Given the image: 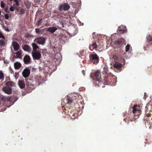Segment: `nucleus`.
Segmentation results:
<instances>
[{"instance_id":"nucleus-1","label":"nucleus","mask_w":152,"mask_h":152,"mask_svg":"<svg viewBox=\"0 0 152 152\" xmlns=\"http://www.w3.org/2000/svg\"><path fill=\"white\" fill-rule=\"evenodd\" d=\"M90 60L94 64H96L99 62V58L95 53H93L90 55Z\"/></svg>"},{"instance_id":"nucleus-2","label":"nucleus","mask_w":152,"mask_h":152,"mask_svg":"<svg viewBox=\"0 0 152 152\" xmlns=\"http://www.w3.org/2000/svg\"><path fill=\"white\" fill-rule=\"evenodd\" d=\"M70 6L68 4L64 3L59 6V9L60 11H66L68 10Z\"/></svg>"},{"instance_id":"nucleus-3","label":"nucleus","mask_w":152,"mask_h":152,"mask_svg":"<svg viewBox=\"0 0 152 152\" xmlns=\"http://www.w3.org/2000/svg\"><path fill=\"white\" fill-rule=\"evenodd\" d=\"M30 73V71L28 68L24 69L22 72V75L25 78L28 77Z\"/></svg>"},{"instance_id":"nucleus-4","label":"nucleus","mask_w":152,"mask_h":152,"mask_svg":"<svg viewBox=\"0 0 152 152\" xmlns=\"http://www.w3.org/2000/svg\"><path fill=\"white\" fill-rule=\"evenodd\" d=\"M34 41L38 44L42 45L45 43V39L43 37H38L34 39Z\"/></svg>"},{"instance_id":"nucleus-5","label":"nucleus","mask_w":152,"mask_h":152,"mask_svg":"<svg viewBox=\"0 0 152 152\" xmlns=\"http://www.w3.org/2000/svg\"><path fill=\"white\" fill-rule=\"evenodd\" d=\"M57 29L58 28L54 26H50L45 28L46 31L51 33H54Z\"/></svg>"},{"instance_id":"nucleus-6","label":"nucleus","mask_w":152,"mask_h":152,"mask_svg":"<svg viewBox=\"0 0 152 152\" xmlns=\"http://www.w3.org/2000/svg\"><path fill=\"white\" fill-rule=\"evenodd\" d=\"M12 46L14 50L16 51L18 50L20 48L18 43L16 41H13L12 42Z\"/></svg>"},{"instance_id":"nucleus-7","label":"nucleus","mask_w":152,"mask_h":152,"mask_svg":"<svg viewBox=\"0 0 152 152\" xmlns=\"http://www.w3.org/2000/svg\"><path fill=\"white\" fill-rule=\"evenodd\" d=\"M33 58L35 59L39 60L41 57V54L40 53L35 51L34 53H32Z\"/></svg>"},{"instance_id":"nucleus-8","label":"nucleus","mask_w":152,"mask_h":152,"mask_svg":"<svg viewBox=\"0 0 152 152\" xmlns=\"http://www.w3.org/2000/svg\"><path fill=\"white\" fill-rule=\"evenodd\" d=\"M2 90L4 92L8 94H11L12 92L11 88L10 87H4L3 88Z\"/></svg>"},{"instance_id":"nucleus-9","label":"nucleus","mask_w":152,"mask_h":152,"mask_svg":"<svg viewBox=\"0 0 152 152\" xmlns=\"http://www.w3.org/2000/svg\"><path fill=\"white\" fill-rule=\"evenodd\" d=\"M18 85L20 88H24L25 86V84L24 80H19L18 82Z\"/></svg>"},{"instance_id":"nucleus-10","label":"nucleus","mask_w":152,"mask_h":152,"mask_svg":"<svg viewBox=\"0 0 152 152\" xmlns=\"http://www.w3.org/2000/svg\"><path fill=\"white\" fill-rule=\"evenodd\" d=\"M30 60V58L27 55H26L23 58V61L25 64L29 63Z\"/></svg>"},{"instance_id":"nucleus-11","label":"nucleus","mask_w":152,"mask_h":152,"mask_svg":"<svg viewBox=\"0 0 152 152\" xmlns=\"http://www.w3.org/2000/svg\"><path fill=\"white\" fill-rule=\"evenodd\" d=\"M23 50L27 52H30L31 50V48L30 46L27 45H24L22 46Z\"/></svg>"},{"instance_id":"nucleus-12","label":"nucleus","mask_w":152,"mask_h":152,"mask_svg":"<svg viewBox=\"0 0 152 152\" xmlns=\"http://www.w3.org/2000/svg\"><path fill=\"white\" fill-rule=\"evenodd\" d=\"M14 66L15 69H19L21 66V64L19 62H16L14 63Z\"/></svg>"},{"instance_id":"nucleus-13","label":"nucleus","mask_w":152,"mask_h":152,"mask_svg":"<svg viewBox=\"0 0 152 152\" xmlns=\"http://www.w3.org/2000/svg\"><path fill=\"white\" fill-rule=\"evenodd\" d=\"M45 31V28L40 29L39 28H36L35 29L36 33L37 34H42Z\"/></svg>"},{"instance_id":"nucleus-14","label":"nucleus","mask_w":152,"mask_h":152,"mask_svg":"<svg viewBox=\"0 0 152 152\" xmlns=\"http://www.w3.org/2000/svg\"><path fill=\"white\" fill-rule=\"evenodd\" d=\"M95 76L97 80H99L101 77V75L100 73V71L99 70H97L95 73Z\"/></svg>"},{"instance_id":"nucleus-15","label":"nucleus","mask_w":152,"mask_h":152,"mask_svg":"<svg viewBox=\"0 0 152 152\" xmlns=\"http://www.w3.org/2000/svg\"><path fill=\"white\" fill-rule=\"evenodd\" d=\"M15 57L17 58H22V53L19 51L16 53Z\"/></svg>"},{"instance_id":"nucleus-16","label":"nucleus","mask_w":152,"mask_h":152,"mask_svg":"<svg viewBox=\"0 0 152 152\" xmlns=\"http://www.w3.org/2000/svg\"><path fill=\"white\" fill-rule=\"evenodd\" d=\"M121 66V64L118 62H116L113 64V66L115 68H120Z\"/></svg>"},{"instance_id":"nucleus-17","label":"nucleus","mask_w":152,"mask_h":152,"mask_svg":"<svg viewBox=\"0 0 152 152\" xmlns=\"http://www.w3.org/2000/svg\"><path fill=\"white\" fill-rule=\"evenodd\" d=\"M33 50L36 51L37 49H39V47L35 43H33L32 44Z\"/></svg>"},{"instance_id":"nucleus-18","label":"nucleus","mask_w":152,"mask_h":152,"mask_svg":"<svg viewBox=\"0 0 152 152\" xmlns=\"http://www.w3.org/2000/svg\"><path fill=\"white\" fill-rule=\"evenodd\" d=\"M6 85L8 87H12L14 86V83L11 81H8L6 83Z\"/></svg>"},{"instance_id":"nucleus-19","label":"nucleus","mask_w":152,"mask_h":152,"mask_svg":"<svg viewBox=\"0 0 152 152\" xmlns=\"http://www.w3.org/2000/svg\"><path fill=\"white\" fill-rule=\"evenodd\" d=\"M93 47L94 48H97V45L96 43L94 41L93 42L92 44L91 45L90 47V49L91 47Z\"/></svg>"},{"instance_id":"nucleus-20","label":"nucleus","mask_w":152,"mask_h":152,"mask_svg":"<svg viewBox=\"0 0 152 152\" xmlns=\"http://www.w3.org/2000/svg\"><path fill=\"white\" fill-rule=\"evenodd\" d=\"M4 78V74L2 72L0 71V80H1V81L3 80Z\"/></svg>"},{"instance_id":"nucleus-21","label":"nucleus","mask_w":152,"mask_h":152,"mask_svg":"<svg viewBox=\"0 0 152 152\" xmlns=\"http://www.w3.org/2000/svg\"><path fill=\"white\" fill-rule=\"evenodd\" d=\"M120 33L123 34L126 31V29L125 27V28L124 29H120L119 28H118L117 30Z\"/></svg>"},{"instance_id":"nucleus-22","label":"nucleus","mask_w":152,"mask_h":152,"mask_svg":"<svg viewBox=\"0 0 152 152\" xmlns=\"http://www.w3.org/2000/svg\"><path fill=\"white\" fill-rule=\"evenodd\" d=\"M54 57L55 59H56L57 60H58L61 57V55L60 54L58 53L56 54Z\"/></svg>"},{"instance_id":"nucleus-23","label":"nucleus","mask_w":152,"mask_h":152,"mask_svg":"<svg viewBox=\"0 0 152 152\" xmlns=\"http://www.w3.org/2000/svg\"><path fill=\"white\" fill-rule=\"evenodd\" d=\"M4 39H3L0 40V45L3 46L5 44Z\"/></svg>"},{"instance_id":"nucleus-24","label":"nucleus","mask_w":152,"mask_h":152,"mask_svg":"<svg viewBox=\"0 0 152 152\" xmlns=\"http://www.w3.org/2000/svg\"><path fill=\"white\" fill-rule=\"evenodd\" d=\"M133 113H135L137 111H138V110L137 108V106L135 105L133 107Z\"/></svg>"},{"instance_id":"nucleus-25","label":"nucleus","mask_w":152,"mask_h":152,"mask_svg":"<svg viewBox=\"0 0 152 152\" xmlns=\"http://www.w3.org/2000/svg\"><path fill=\"white\" fill-rule=\"evenodd\" d=\"M15 78L16 79H17L18 77H19V73L18 72H15L14 74L13 75Z\"/></svg>"},{"instance_id":"nucleus-26","label":"nucleus","mask_w":152,"mask_h":152,"mask_svg":"<svg viewBox=\"0 0 152 152\" xmlns=\"http://www.w3.org/2000/svg\"><path fill=\"white\" fill-rule=\"evenodd\" d=\"M130 46L129 45L127 44V45L126 46V51L127 52L129 50Z\"/></svg>"},{"instance_id":"nucleus-27","label":"nucleus","mask_w":152,"mask_h":152,"mask_svg":"<svg viewBox=\"0 0 152 152\" xmlns=\"http://www.w3.org/2000/svg\"><path fill=\"white\" fill-rule=\"evenodd\" d=\"M5 4H4L2 1H1V6L2 8H4L5 7Z\"/></svg>"},{"instance_id":"nucleus-28","label":"nucleus","mask_w":152,"mask_h":152,"mask_svg":"<svg viewBox=\"0 0 152 152\" xmlns=\"http://www.w3.org/2000/svg\"><path fill=\"white\" fill-rule=\"evenodd\" d=\"M42 19H40L38 22V23H37V24L39 26V25L40 24H41L42 22Z\"/></svg>"},{"instance_id":"nucleus-29","label":"nucleus","mask_w":152,"mask_h":152,"mask_svg":"<svg viewBox=\"0 0 152 152\" xmlns=\"http://www.w3.org/2000/svg\"><path fill=\"white\" fill-rule=\"evenodd\" d=\"M121 43V42L118 41H116L115 42V44L117 45H120Z\"/></svg>"},{"instance_id":"nucleus-30","label":"nucleus","mask_w":152,"mask_h":152,"mask_svg":"<svg viewBox=\"0 0 152 152\" xmlns=\"http://www.w3.org/2000/svg\"><path fill=\"white\" fill-rule=\"evenodd\" d=\"M10 11L11 12H13L15 10V8L13 7H11L10 9Z\"/></svg>"},{"instance_id":"nucleus-31","label":"nucleus","mask_w":152,"mask_h":152,"mask_svg":"<svg viewBox=\"0 0 152 152\" xmlns=\"http://www.w3.org/2000/svg\"><path fill=\"white\" fill-rule=\"evenodd\" d=\"M72 102V100L70 99H67V103L68 104H69Z\"/></svg>"},{"instance_id":"nucleus-32","label":"nucleus","mask_w":152,"mask_h":152,"mask_svg":"<svg viewBox=\"0 0 152 152\" xmlns=\"http://www.w3.org/2000/svg\"><path fill=\"white\" fill-rule=\"evenodd\" d=\"M5 18L6 19H8L9 18V15L8 14H6L4 15Z\"/></svg>"},{"instance_id":"nucleus-33","label":"nucleus","mask_w":152,"mask_h":152,"mask_svg":"<svg viewBox=\"0 0 152 152\" xmlns=\"http://www.w3.org/2000/svg\"><path fill=\"white\" fill-rule=\"evenodd\" d=\"M14 1L15 2L17 6H18L19 5V3L18 0H14Z\"/></svg>"},{"instance_id":"nucleus-34","label":"nucleus","mask_w":152,"mask_h":152,"mask_svg":"<svg viewBox=\"0 0 152 152\" xmlns=\"http://www.w3.org/2000/svg\"><path fill=\"white\" fill-rule=\"evenodd\" d=\"M20 12L21 14H23L25 12V11L24 9H22L20 10Z\"/></svg>"},{"instance_id":"nucleus-35","label":"nucleus","mask_w":152,"mask_h":152,"mask_svg":"<svg viewBox=\"0 0 152 152\" xmlns=\"http://www.w3.org/2000/svg\"><path fill=\"white\" fill-rule=\"evenodd\" d=\"M118 57L116 55H114L113 56V58L114 59L117 60L118 59Z\"/></svg>"},{"instance_id":"nucleus-36","label":"nucleus","mask_w":152,"mask_h":152,"mask_svg":"<svg viewBox=\"0 0 152 152\" xmlns=\"http://www.w3.org/2000/svg\"><path fill=\"white\" fill-rule=\"evenodd\" d=\"M2 38L4 39H5V38L3 35L1 33H0V38Z\"/></svg>"},{"instance_id":"nucleus-37","label":"nucleus","mask_w":152,"mask_h":152,"mask_svg":"<svg viewBox=\"0 0 152 152\" xmlns=\"http://www.w3.org/2000/svg\"><path fill=\"white\" fill-rule=\"evenodd\" d=\"M148 41H150L152 40V37L150 36L148 38Z\"/></svg>"},{"instance_id":"nucleus-38","label":"nucleus","mask_w":152,"mask_h":152,"mask_svg":"<svg viewBox=\"0 0 152 152\" xmlns=\"http://www.w3.org/2000/svg\"><path fill=\"white\" fill-rule=\"evenodd\" d=\"M4 11H5V12H6V13H9V11L8 10V9H7V8L5 9Z\"/></svg>"},{"instance_id":"nucleus-39","label":"nucleus","mask_w":152,"mask_h":152,"mask_svg":"<svg viewBox=\"0 0 152 152\" xmlns=\"http://www.w3.org/2000/svg\"><path fill=\"white\" fill-rule=\"evenodd\" d=\"M10 72L11 74H14V72L12 69H10Z\"/></svg>"},{"instance_id":"nucleus-40","label":"nucleus","mask_w":152,"mask_h":152,"mask_svg":"<svg viewBox=\"0 0 152 152\" xmlns=\"http://www.w3.org/2000/svg\"><path fill=\"white\" fill-rule=\"evenodd\" d=\"M82 72L84 75H85V72L83 70H82Z\"/></svg>"},{"instance_id":"nucleus-41","label":"nucleus","mask_w":152,"mask_h":152,"mask_svg":"<svg viewBox=\"0 0 152 152\" xmlns=\"http://www.w3.org/2000/svg\"><path fill=\"white\" fill-rule=\"evenodd\" d=\"M40 0H35V1L37 2H38L40 1Z\"/></svg>"},{"instance_id":"nucleus-42","label":"nucleus","mask_w":152,"mask_h":152,"mask_svg":"<svg viewBox=\"0 0 152 152\" xmlns=\"http://www.w3.org/2000/svg\"><path fill=\"white\" fill-rule=\"evenodd\" d=\"M8 28H6V29H5V30H6V31H7V30H8Z\"/></svg>"},{"instance_id":"nucleus-43","label":"nucleus","mask_w":152,"mask_h":152,"mask_svg":"<svg viewBox=\"0 0 152 152\" xmlns=\"http://www.w3.org/2000/svg\"><path fill=\"white\" fill-rule=\"evenodd\" d=\"M1 11H0V15H1Z\"/></svg>"}]
</instances>
